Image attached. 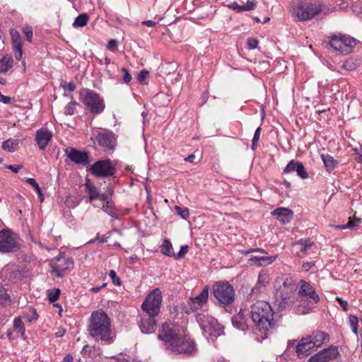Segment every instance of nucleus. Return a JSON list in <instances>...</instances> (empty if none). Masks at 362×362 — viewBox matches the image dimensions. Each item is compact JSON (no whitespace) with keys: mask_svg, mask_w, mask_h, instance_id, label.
<instances>
[{"mask_svg":"<svg viewBox=\"0 0 362 362\" xmlns=\"http://www.w3.org/2000/svg\"><path fill=\"white\" fill-rule=\"evenodd\" d=\"M338 5L341 9H345L349 5L351 6V0H338Z\"/></svg>","mask_w":362,"mask_h":362,"instance_id":"obj_57","label":"nucleus"},{"mask_svg":"<svg viewBox=\"0 0 362 362\" xmlns=\"http://www.w3.org/2000/svg\"><path fill=\"white\" fill-rule=\"evenodd\" d=\"M64 89L68 90L69 91H74L76 88L75 85L73 83H68L63 86Z\"/></svg>","mask_w":362,"mask_h":362,"instance_id":"obj_64","label":"nucleus"},{"mask_svg":"<svg viewBox=\"0 0 362 362\" xmlns=\"http://www.w3.org/2000/svg\"><path fill=\"white\" fill-rule=\"evenodd\" d=\"M86 186V192L88 194V197L86 200L87 202L91 203L95 207L99 206L98 205L94 204V202L96 199L100 200V197L101 194H99L97 188L92 183L87 182L85 185Z\"/></svg>","mask_w":362,"mask_h":362,"instance_id":"obj_25","label":"nucleus"},{"mask_svg":"<svg viewBox=\"0 0 362 362\" xmlns=\"http://www.w3.org/2000/svg\"><path fill=\"white\" fill-rule=\"evenodd\" d=\"M175 210L182 218L187 219L189 216V211L187 208H182L178 206H175Z\"/></svg>","mask_w":362,"mask_h":362,"instance_id":"obj_43","label":"nucleus"},{"mask_svg":"<svg viewBox=\"0 0 362 362\" xmlns=\"http://www.w3.org/2000/svg\"><path fill=\"white\" fill-rule=\"evenodd\" d=\"M23 33H24L25 37H26V40L28 41V42H31L32 41V38H33V28L30 25H25L23 28Z\"/></svg>","mask_w":362,"mask_h":362,"instance_id":"obj_46","label":"nucleus"},{"mask_svg":"<svg viewBox=\"0 0 362 362\" xmlns=\"http://www.w3.org/2000/svg\"><path fill=\"white\" fill-rule=\"evenodd\" d=\"M13 66V59L11 57H4L0 59V73L6 72Z\"/></svg>","mask_w":362,"mask_h":362,"instance_id":"obj_37","label":"nucleus"},{"mask_svg":"<svg viewBox=\"0 0 362 362\" xmlns=\"http://www.w3.org/2000/svg\"><path fill=\"white\" fill-rule=\"evenodd\" d=\"M349 325L352 329L353 332L357 335L358 334V320L355 315H349Z\"/></svg>","mask_w":362,"mask_h":362,"instance_id":"obj_41","label":"nucleus"},{"mask_svg":"<svg viewBox=\"0 0 362 362\" xmlns=\"http://www.w3.org/2000/svg\"><path fill=\"white\" fill-rule=\"evenodd\" d=\"M12 49L14 52L15 58L17 60H21L23 56L21 40H12Z\"/></svg>","mask_w":362,"mask_h":362,"instance_id":"obj_33","label":"nucleus"},{"mask_svg":"<svg viewBox=\"0 0 362 362\" xmlns=\"http://www.w3.org/2000/svg\"><path fill=\"white\" fill-rule=\"evenodd\" d=\"M258 40L255 38L250 37L247 40V47L250 49H254L258 46Z\"/></svg>","mask_w":362,"mask_h":362,"instance_id":"obj_54","label":"nucleus"},{"mask_svg":"<svg viewBox=\"0 0 362 362\" xmlns=\"http://www.w3.org/2000/svg\"><path fill=\"white\" fill-rule=\"evenodd\" d=\"M121 72L123 74V81L129 83L132 81V76L126 68H122Z\"/></svg>","mask_w":362,"mask_h":362,"instance_id":"obj_52","label":"nucleus"},{"mask_svg":"<svg viewBox=\"0 0 362 362\" xmlns=\"http://www.w3.org/2000/svg\"><path fill=\"white\" fill-rule=\"evenodd\" d=\"M88 20V16L86 13H82L76 18L73 26L76 28L83 27L87 24Z\"/></svg>","mask_w":362,"mask_h":362,"instance_id":"obj_39","label":"nucleus"},{"mask_svg":"<svg viewBox=\"0 0 362 362\" xmlns=\"http://www.w3.org/2000/svg\"><path fill=\"white\" fill-rule=\"evenodd\" d=\"M261 127H259L256 129L252 139V148L255 150L257 146L258 141L260 136Z\"/></svg>","mask_w":362,"mask_h":362,"instance_id":"obj_48","label":"nucleus"},{"mask_svg":"<svg viewBox=\"0 0 362 362\" xmlns=\"http://www.w3.org/2000/svg\"><path fill=\"white\" fill-rule=\"evenodd\" d=\"M276 303L284 310L294 305L297 300V286L295 280L287 274L279 276L275 281Z\"/></svg>","mask_w":362,"mask_h":362,"instance_id":"obj_2","label":"nucleus"},{"mask_svg":"<svg viewBox=\"0 0 362 362\" xmlns=\"http://www.w3.org/2000/svg\"><path fill=\"white\" fill-rule=\"evenodd\" d=\"M80 95L82 103L92 114L97 115L104 110V101L98 93L89 89H83Z\"/></svg>","mask_w":362,"mask_h":362,"instance_id":"obj_6","label":"nucleus"},{"mask_svg":"<svg viewBox=\"0 0 362 362\" xmlns=\"http://www.w3.org/2000/svg\"><path fill=\"white\" fill-rule=\"evenodd\" d=\"M96 140L100 146L112 152L115 147L117 139L112 132L105 130L98 134Z\"/></svg>","mask_w":362,"mask_h":362,"instance_id":"obj_16","label":"nucleus"},{"mask_svg":"<svg viewBox=\"0 0 362 362\" xmlns=\"http://www.w3.org/2000/svg\"><path fill=\"white\" fill-rule=\"evenodd\" d=\"M156 321L155 316L144 315L141 316L140 329L144 334H150L155 331Z\"/></svg>","mask_w":362,"mask_h":362,"instance_id":"obj_21","label":"nucleus"},{"mask_svg":"<svg viewBox=\"0 0 362 362\" xmlns=\"http://www.w3.org/2000/svg\"><path fill=\"white\" fill-rule=\"evenodd\" d=\"M206 317H209V316H206L204 314H199L197 316V321L200 325L201 327L204 330H206V327L208 326L207 325V322H206Z\"/></svg>","mask_w":362,"mask_h":362,"instance_id":"obj_45","label":"nucleus"},{"mask_svg":"<svg viewBox=\"0 0 362 362\" xmlns=\"http://www.w3.org/2000/svg\"><path fill=\"white\" fill-rule=\"evenodd\" d=\"M315 349L308 337L303 338L296 348L297 356L300 358L308 356Z\"/></svg>","mask_w":362,"mask_h":362,"instance_id":"obj_18","label":"nucleus"},{"mask_svg":"<svg viewBox=\"0 0 362 362\" xmlns=\"http://www.w3.org/2000/svg\"><path fill=\"white\" fill-rule=\"evenodd\" d=\"M336 300L339 303V304H340V305L344 311H347L348 310V303H347L346 300H344L340 297H337Z\"/></svg>","mask_w":362,"mask_h":362,"instance_id":"obj_59","label":"nucleus"},{"mask_svg":"<svg viewBox=\"0 0 362 362\" xmlns=\"http://www.w3.org/2000/svg\"><path fill=\"white\" fill-rule=\"evenodd\" d=\"M13 328L14 330L21 334V337L23 339H26L25 336V329L24 327V324L22 321V318L21 317H15L13 320Z\"/></svg>","mask_w":362,"mask_h":362,"instance_id":"obj_32","label":"nucleus"},{"mask_svg":"<svg viewBox=\"0 0 362 362\" xmlns=\"http://www.w3.org/2000/svg\"><path fill=\"white\" fill-rule=\"evenodd\" d=\"M49 266L51 267L50 272L53 275L57 277H62L73 267V262L70 258L58 255L51 260Z\"/></svg>","mask_w":362,"mask_h":362,"instance_id":"obj_10","label":"nucleus"},{"mask_svg":"<svg viewBox=\"0 0 362 362\" xmlns=\"http://www.w3.org/2000/svg\"><path fill=\"white\" fill-rule=\"evenodd\" d=\"M321 158L325 165V169L328 172L332 171L338 165L339 162L329 154H322Z\"/></svg>","mask_w":362,"mask_h":362,"instance_id":"obj_29","label":"nucleus"},{"mask_svg":"<svg viewBox=\"0 0 362 362\" xmlns=\"http://www.w3.org/2000/svg\"><path fill=\"white\" fill-rule=\"evenodd\" d=\"M276 259V256L259 257L254 256L249 259L248 262L250 264L257 267L268 266L273 263Z\"/></svg>","mask_w":362,"mask_h":362,"instance_id":"obj_26","label":"nucleus"},{"mask_svg":"<svg viewBox=\"0 0 362 362\" xmlns=\"http://www.w3.org/2000/svg\"><path fill=\"white\" fill-rule=\"evenodd\" d=\"M67 157L74 163L83 166L89 164V155L86 152L78 151L74 148L69 147L65 150Z\"/></svg>","mask_w":362,"mask_h":362,"instance_id":"obj_17","label":"nucleus"},{"mask_svg":"<svg viewBox=\"0 0 362 362\" xmlns=\"http://www.w3.org/2000/svg\"><path fill=\"white\" fill-rule=\"evenodd\" d=\"M90 172L97 177H110L115 174L116 169L109 160H98L90 168Z\"/></svg>","mask_w":362,"mask_h":362,"instance_id":"obj_13","label":"nucleus"},{"mask_svg":"<svg viewBox=\"0 0 362 362\" xmlns=\"http://www.w3.org/2000/svg\"><path fill=\"white\" fill-rule=\"evenodd\" d=\"M100 200L102 202V209L108 215L117 218L119 216L118 210L115 206L111 199H107V195L101 194Z\"/></svg>","mask_w":362,"mask_h":362,"instance_id":"obj_23","label":"nucleus"},{"mask_svg":"<svg viewBox=\"0 0 362 362\" xmlns=\"http://www.w3.org/2000/svg\"><path fill=\"white\" fill-rule=\"evenodd\" d=\"M272 214L275 216L276 218L284 224L288 223L293 218V212L287 208L279 207L274 209Z\"/></svg>","mask_w":362,"mask_h":362,"instance_id":"obj_24","label":"nucleus"},{"mask_svg":"<svg viewBox=\"0 0 362 362\" xmlns=\"http://www.w3.org/2000/svg\"><path fill=\"white\" fill-rule=\"evenodd\" d=\"M52 133L47 129H40L36 132L35 141L40 150H44L52 139Z\"/></svg>","mask_w":362,"mask_h":362,"instance_id":"obj_20","label":"nucleus"},{"mask_svg":"<svg viewBox=\"0 0 362 362\" xmlns=\"http://www.w3.org/2000/svg\"><path fill=\"white\" fill-rule=\"evenodd\" d=\"M232 323H233V326L237 327L238 329H243V325L241 322H240L239 321H238V319L236 317L232 318Z\"/></svg>","mask_w":362,"mask_h":362,"instance_id":"obj_63","label":"nucleus"},{"mask_svg":"<svg viewBox=\"0 0 362 362\" xmlns=\"http://www.w3.org/2000/svg\"><path fill=\"white\" fill-rule=\"evenodd\" d=\"M356 44V39L342 34L333 35L329 40V45L332 48L344 54L350 53Z\"/></svg>","mask_w":362,"mask_h":362,"instance_id":"obj_7","label":"nucleus"},{"mask_svg":"<svg viewBox=\"0 0 362 362\" xmlns=\"http://www.w3.org/2000/svg\"><path fill=\"white\" fill-rule=\"evenodd\" d=\"M88 331L95 341L112 343L115 334L110 329V320L108 315L102 310L93 312L90 316Z\"/></svg>","mask_w":362,"mask_h":362,"instance_id":"obj_3","label":"nucleus"},{"mask_svg":"<svg viewBox=\"0 0 362 362\" xmlns=\"http://www.w3.org/2000/svg\"><path fill=\"white\" fill-rule=\"evenodd\" d=\"M21 317L25 320L26 322L32 323L37 320L38 315L35 309L30 308Z\"/></svg>","mask_w":362,"mask_h":362,"instance_id":"obj_34","label":"nucleus"},{"mask_svg":"<svg viewBox=\"0 0 362 362\" xmlns=\"http://www.w3.org/2000/svg\"><path fill=\"white\" fill-rule=\"evenodd\" d=\"M161 252L168 257H174L175 254L173 252V247L171 243L168 240H164L161 245Z\"/></svg>","mask_w":362,"mask_h":362,"instance_id":"obj_35","label":"nucleus"},{"mask_svg":"<svg viewBox=\"0 0 362 362\" xmlns=\"http://www.w3.org/2000/svg\"><path fill=\"white\" fill-rule=\"evenodd\" d=\"M12 98L9 96L4 95L0 93V102L4 104H9L11 103Z\"/></svg>","mask_w":362,"mask_h":362,"instance_id":"obj_62","label":"nucleus"},{"mask_svg":"<svg viewBox=\"0 0 362 362\" xmlns=\"http://www.w3.org/2000/svg\"><path fill=\"white\" fill-rule=\"evenodd\" d=\"M258 1L257 0H247L243 5L244 11H252L256 8Z\"/></svg>","mask_w":362,"mask_h":362,"instance_id":"obj_44","label":"nucleus"},{"mask_svg":"<svg viewBox=\"0 0 362 362\" xmlns=\"http://www.w3.org/2000/svg\"><path fill=\"white\" fill-rule=\"evenodd\" d=\"M228 7L236 12H243L244 11L243 5H239L237 2H233L228 5Z\"/></svg>","mask_w":362,"mask_h":362,"instance_id":"obj_53","label":"nucleus"},{"mask_svg":"<svg viewBox=\"0 0 362 362\" xmlns=\"http://www.w3.org/2000/svg\"><path fill=\"white\" fill-rule=\"evenodd\" d=\"M293 172H296L297 175L303 180L308 177V173L303 163L295 160H291L284 170V173H291Z\"/></svg>","mask_w":362,"mask_h":362,"instance_id":"obj_19","label":"nucleus"},{"mask_svg":"<svg viewBox=\"0 0 362 362\" xmlns=\"http://www.w3.org/2000/svg\"><path fill=\"white\" fill-rule=\"evenodd\" d=\"M362 222L360 218H349V221L346 224L343 225H331L332 227L336 229H354L355 227L359 226Z\"/></svg>","mask_w":362,"mask_h":362,"instance_id":"obj_30","label":"nucleus"},{"mask_svg":"<svg viewBox=\"0 0 362 362\" xmlns=\"http://www.w3.org/2000/svg\"><path fill=\"white\" fill-rule=\"evenodd\" d=\"M161 303V292L158 288H155L146 297L141 309L145 315L156 317L160 313Z\"/></svg>","mask_w":362,"mask_h":362,"instance_id":"obj_8","label":"nucleus"},{"mask_svg":"<svg viewBox=\"0 0 362 362\" xmlns=\"http://www.w3.org/2000/svg\"><path fill=\"white\" fill-rule=\"evenodd\" d=\"M208 298L209 288L205 286L198 296L188 300L187 305L183 308L184 312L187 314H190L201 309L206 304Z\"/></svg>","mask_w":362,"mask_h":362,"instance_id":"obj_12","label":"nucleus"},{"mask_svg":"<svg viewBox=\"0 0 362 362\" xmlns=\"http://www.w3.org/2000/svg\"><path fill=\"white\" fill-rule=\"evenodd\" d=\"M300 290L298 295L306 298L307 301L312 304H316L320 301V296L315 288L308 282L300 280Z\"/></svg>","mask_w":362,"mask_h":362,"instance_id":"obj_15","label":"nucleus"},{"mask_svg":"<svg viewBox=\"0 0 362 362\" xmlns=\"http://www.w3.org/2000/svg\"><path fill=\"white\" fill-rule=\"evenodd\" d=\"M339 354L338 348L331 345L312 356L308 362H328L337 358Z\"/></svg>","mask_w":362,"mask_h":362,"instance_id":"obj_14","label":"nucleus"},{"mask_svg":"<svg viewBox=\"0 0 362 362\" xmlns=\"http://www.w3.org/2000/svg\"><path fill=\"white\" fill-rule=\"evenodd\" d=\"M271 278L269 274L266 270H262L258 275V280L254 290L260 291L262 288H264L270 282Z\"/></svg>","mask_w":362,"mask_h":362,"instance_id":"obj_27","label":"nucleus"},{"mask_svg":"<svg viewBox=\"0 0 362 362\" xmlns=\"http://www.w3.org/2000/svg\"><path fill=\"white\" fill-rule=\"evenodd\" d=\"M322 11L320 4L301 2L296 8V16L300 21H307L313 18Z\"/></svg>","mask_w":362,"mask_h":362,"instance_id":"obj_11","label":"nucleus"},{"mask_svg":"<svg viewBox=\"0 0 362 362\" xmlns=\"http://www.w3.org/2000/svg\"><path fill=\"white\" fill-rule=\"evenodd\" d=\"M148 74H149V72L146 70L141 71L138 75V78H137L138 81L141 83L146 84V81L147 79Z\"/></svg>","mask_w":362,"mask_h":362,"instance_id":"obj_50","label":"nucleus"},{"mask_svg":"<svg viewBox=\"0 0 362 362\" xmlns=\"http://www.w3.org/2000/svg\"><path fill=\"white\" fill-rule=\"evenodd\" d=\"M109 276L112 279L113 284L115 286H119L121 284V281L119 278L117 276V274L115 270H110L109 272Z\"/></svg>","mask_w":362,"mask_h":362,"instance_id":"obj_51","label":"nucleus"},{"mask_svg":"<svg viewBox=\"0 0 362 362\" xmlns=\"http://www.w3.org/2000/svg\"><path fill=\"white\" fill-rule=\"evenodd\" d=\"M82 355L85 358V361L78 360V362H86V360H92V355H95V352L91 353L90 350L87 349V346H85L82 349Z\"/></svg>","mask_w":362,"mask_h":362,"instance_id":"obj_47","label":"nucleus"},{"mask_svg":"<svg viewBox=\"0 0 362 362\" xmlns=\"http://www.w3.org/2000/svg\"><path fill=\"white\" fill-rule=\"evenodd\" d=\"M310 310H311L310 308H305V307L300 308V306L298 305L297 308H296L295 313L297 315H305V314L309 313Z\"/></svg>","mask_w":362,"mask_h":362,"instance_id":"obj_56","label":"nucleus"},{"mask_svg":"<svg viewBox=\"0 0 362 362\" xmlns=\"http://www.w3.org/2000/svg\"><path fill=\"white\" fill-rule=\"evenodd\" d=\"M342 67L346 70L351 71L356 68V65L352 59H347L343 64Z\"/></svg>","mask_w":362,"mask_h":362,"instance_id":"obj_49","label":"nucleus"},{"mask_svg":"<svg viewBox=\"0 0 362 362\" xmlns=\"http://www.w3.org/2000/svg\"><path fill=\"white\" fill-rule=\"evenodd\" d=\"M10 35L11 36V40H21L20 33L17 30H11L10 31Z\"/></svg>","mask_w":362,"mask_h":362,"instance_id":"obj_61","label":"nucleus"},{"mask_svg":"<svg viewBox=\"0 0 362 362\" xmlns=\"http://www.w3.org/2000/svg\"><path fill=\"white\" fill-rule=\"evenodd\" d=\"M354 151L357 155L356 160L358 163H362V146H360L359 148H356L354 149Z\"/></svg>","mask_w":362,"mask_h":362,"instance_id":"obj_60","label":"nucleus"},{"mask_svg":"<svg viewBox=\"0 0 362 362\" xmlns=\"http://www.w3.org/2000/svg\"><path fill=\"white\" fill-rule=\"evenodd\" d=\"M213 294L223 305L231 304L235 299V291L231 284L226 281L216 282L213 286Z\"/></svg>","mask_w":362,"mask_h":362,"instance_id":"obj_9","label":"nucleus"},{"mask_svg":"<svg viewBox=\"0 0 362 362\" xmlns=\"http://www.w3.org/2000/svg\"><path fill=\"white\" fill-rule=\"evenodd\" d=\"M117 44L118 42L116 40H110L107 43V47L109 50L114 52L117 47Z\"/></svg>","mask_w":362,"mask_h":362,"instance_id":"obj_58","label":"nucleus"},{"mask_svg":"<svg viewBox=\"0 0 362 362\" xmlns=\"http://www.w3.org/2000/svg\"><path fill=\"white\" fill-rule=\"evenodd\" d=\"M188 251V246L187 245H182L180 248V252L177 255H175V259H180L183 257Z\"/></svg>","mask_w":362,"mask_h":362,"instance_id":"obj_55","label":"nucleus"},{"mask_svg":"<svg viewBox=\"0 0 362 362\" xmlns=\"http://www.w3.org/2000/svg\"><path fill=\"white\" fill-rule=\"evenodd\" d=\"M207 325L206 327V329H210L212 332H214V334L221 335L223 332V326L218 323L216 319L210 317H206Z\"/></svg>","mask_w":362,"mask_h":362,"instance_id":"obj_28","label":"nucleus"},{"mask_svg":"<svg viewBox=\"0 0 362 362\" xmlns=\"http://www.w3.org/2000/svg\"><path fill=\"white\" fill-rule=\"evenodd\" d=\"M60 294V290L59 288H54L52 290H50L47 293L48 299L50 302H54L56 301Z\"/></svg>","mask_w":362,"mask_h":362,"instance_id":"obj_42","label":"nucleus"},{"mask_svg":"<svg viewBox=\"0 0 362 362\" xmlns=\"http://www.w3.org/2000/svg\"><path fill=\"white\" fill-rule=\"evenodd\" d=\"M12 304V300L10 295L7 293L5 288L0 286V305L6 307Z\"/></svg>","mask_w":362,"mask_h":362,"instance_id":"obj_31","label":"nucleus"},{"mask_svg":"<svg viewBox=\"0 0 362 362\" xmlns=\"http://www.w3.org/2000/svg\"><path fill=\"white\" fill-rule=\"evenodd\" d=\"M18 146V140H14L12 139H7L6 141H4L2 144V148L5 151H9V152H13L15 151Z\"/></svg>","mask_w":362,"mask_h":362,"instance_id":"obj_36","label":"nucleus"},{"mask_svg":"<svg viewBox=\"0 0 362 362\" xmlns=\"http://www.w3.org/2000/svg\"><path fill=\"white\" fill-rule=\"evenodd\" d=\"M296 245L300 246V250L302 252H303L304 254H307L308 249H310L313 246V242L309 240L301 239L299 241H298Z\"/></svg>","mask_w":362,"mask_h":362,"instance_id":"obj_38","label":"nucleus"},{"mask_svg":"<svg viewBox=\"0 0 362 362\" xmlns=\"http://www.w3.org/2000/svg\"><path fill=\"white\" fill-rule=\"evenodd\" d=\"M20 237L10 229L0 231V252L3 253L15 252L21 247Z\"/></svg>","mask_w":362,"mask_h":362,"instance_id":"obj_5","label":"nucleus"},{"mask_svg":"<svg viewBox=\"0 0 362 362\" xmlns=\"http://www.w3.org/2000/svg\"><path fill=\"white\" fill-rule=\"evenodd\" d=\"M250 313L256 329L264 335V338L275 324L271 305L264 300H257L251 306Z\"/></svg>","mask_w":362,"mask_h":362,"instance_id":"obj_4","label":"nucleus"},{"mask_svg":"<svg viewBox=\"0 0 362 362\" xmlns=\"http://www.w3.org/2000/svg\"><path fill=\"white\" fill-rule=\"evenodd\" d=\"M308 337L315 349L320 347L322 344L329 341V335L322 331L313 332Z\"/></svg>","mask_w":362,"mask_h":362,"instance_id":"obj_22","label":"nucleus"},{"mask_svg":"<svg viewBox=\"0 0 362 362\" xmlns=\"http://www.w3.org/2000/svg\"><path fill=\"white\" fill-rule=\"evenodd\" d=\"M185 327L165 322L159 329L158 338L164 342L165 349L174 355L191 354L194 343L187 338Z\"/></svg>","mask_w":362,"mask_h":362,"instance_id":"obj_1","label":"nucleus"},{"mask_svg":"<svg viewBox=\"0 0 362 362\" xmlns=\"http://www.w3.org/2000/svg\"><path fill=\"white\" fill-rule=\"evenodd\" d=\"M78 105V103H76V101H71L70 103H69L64 107V115H73L76 112V106Z\"/></svg>","mask_w":362,"mask_h":362,"instance_id":"obj_40","label":"nucleus"}]
</instances>
